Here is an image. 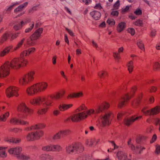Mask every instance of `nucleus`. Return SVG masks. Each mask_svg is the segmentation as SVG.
Here are the masks:
<instances>
[{
  "label": "nucleus",
  "instance_id": "obj_1",
  "mask_svg": "<svg viewBox=\"0 0 160 160\" xmlns=\"http://www.w3.org/2000/svg\"><path fill=\"white\" fill-rule=\"evenodd\" d=\"M110 105L106 102L98 105L95 108V110L92 109L88 111H84L83 112L74 114L68 118L66 120V121H68L70 119L72 121L74 122H78L80 120L86 118L88 115H90L92 114H96L100 113L108 108Z\"/></svg>",
  "mask_w": 160,
  "mask_h": 160
},
{
  "label": "nucleus",
  "instance_id": "obj_2",
  "mask_svg": "<svg viewBox=\"0 0 160 160\" xmlns=\"http://www.w3.org/2000/svg\"><path fill=\"white\" fill-rule=\"evenodd\" d=\"M60 97V94L58 93L56 95L51 96L47 99H45L43 97H38L34 98L30 100V103L35 105H38L41 103H42L44 107H47L38 110V113L42 114L45 113L47 111L48 107L52 105V99H58Z\"/></svg>",
  "mask_w": 160,
  "mask_h": 160
},
{
  "label": "nucleus",
  "instance_id": "obj_3",
  "mask_svg": "<svg viewBox=\"0 0 160 160\" xmlns=\"http://www.w3.org/2000/svg\"><path fill=\"white\" fill-rule=\"evenodd\" d=\"M18 110L21 112V115L19 116V118H12L10 121V123L13 124H19L23 125H28V122L24 121L22 119L25 118L28 114L32 113V110L28 108L25 103H22L18 107Z\"/></svg>",
  "mask_w": 160,
  "mask_h": 160
},
{
  "label": "nucleus",
  "instance_id": "obj_4",
  "mask_svg": "<svg viewBox=\"0 0 160 160\" xmlns=\"http://www.w3.org/2000/svg\"><path fill=\"white\" fill-rule=\"evenodd\" d=\"M28 61L23 57L21 56L19 58H15L12 59L10 62H6L7 64L9 63L8 66L9 68H11L12 69H17L20 68L21 67L26 66L27 63Z\"/></svg>",
  "mask_w": 160,
  "mask_h": 160
},
{
  "label": "nucleus",
  "instance_id": "obj_5",
  "mask_svg": "<svg viewBox=\"0 0 160 160\" xmlns=\"http://www.w3.org/2000/svg\"><path fill=\"white\" fill-rule=\"evenodd\" d=\"M48 85L46 82H42L34 84L28 87L26 90L27 94L32 96L38 92H41L46 89Z\"/></svg>",
  "mask_w": 160,
  "mask_h": 160
},
{
  "label": "nucleus",
  "instance_id": "obj_6",
  "mask_svg": "<svg viewBox=\"0 0 160 160\" xmlns=\"http://www.w3.org/2000/svg\"><path fill=\"white\" fill-rule=\"evenodd\" d=\"M65 150L67 153L72 154L74 152L79 153L82 152L84 151V148L81 143H75L66 146Z\"/></svg>",
  "mask_w": 160,
  "mask_h": 160
},
{
  "label": "nucleus",
  "instance_id": "obj_7",
  "mask_svg": "<svg viewBox=\"0 0 160 160\" xmlns=\"http://www.w3.org/2000/svg\"><path fill=\"white\" fill-rule=\"evenodd\" d=\"M112 118V114L110 112H106L104 115H102L99 121L100 126L103 127L109 125L111 123Z\"/></svg>",
  "mask_w": 160,
  "mask_h": 160
},
{
  "label": "nucleus",
  "instance_id": "obj_8",
  "mask_svg": "<svg viewBox=\"0 0 160 160\" xmlns=\"http://www.w3.org/2000/svg\"><path fill=\"white\" fill-rule=\"evenodd\" d=\"M34 74L35 72L33 71L28 72L19 79V84L23 86L27 85L34 79Z\"/></svg>",
  "mask_w": 160,
  "mask_h": 160
},
{
  "label": "nucleus",
  "instance_id": "obj_9",
  "mask_svg": "<svg viewBox=\"0 0 160 160\" xmlns=\"http://www.w3.org/2000/svg\"><path fill=\"white\" fill-rule=\"evenodd\" d=\"M141 111L145 115H156L160 112V107L157 106L151 110H148L147 107L145 106L142 108Z\"/></svg>",
  "mask_w": 160,
  "mask_h": 160
},
{
  "label": "nucleus",
  "instance_id": "obj_10",
  "mask_svg": "<svg viewBox=\"0 0 160 160\" xmlns=\"http://www.w3.org/2000/svg\"><path fill=\"white\" fill-rule=\"evenodd\" d=\"M43 134V132L40 130L29 133L27 136V139L28 141H33L38 139Z\"/></svg>",
  "mask_w": 160,
  "mask_h": 160
},
{
  "label": "nucleus",
  "instance_id": "obj_11",
  "mask_svg": "<svg viewBox=\"0 0 160 160\" xmlns=\"http://www.w3.org/2000/svg\"><path fill=\"white\" fill-rule=\"evenodd\" d=\"M62 148L58 145L50 144L43 146L42 150L46 152H59L62 150Z\"/></svg>",
  "mask_w": 160,
  "mask_h": 160
},
{
  "label": "nucleus",
  "instance_id": "obj_12",
  "mask_svg": "<svg viewBox=\"0 0 160 160\" xmlns=\"http://www.w3.org/2000/svg\"><path fill=\"white\" fill-rule=\"evenodd\" d=\"M18 88L13 86H11L7 88L6 90V93L8 98L13 96L18 97L19 94L18 93Z\"/></svg>",
  "mask_w": 160,
  "mask_h": 160
},
{
  "label": "nucleus",
  "instance_id": "obj_13",
  "mask_svg": "<svg viewBox=\"0 0 160 160\" xmlns=\"http://www.w3.org/2000/svg\"><path fill=\"white\" fill-rule=\"evenodd\" d=\"M9 63L7 64L6 62L0 67V77L5 78L8 76L9 74L10 68L8 66Z\"/></svg>",
  "mask_w": 160,
  "mask_h": 160
},
{
  "label": "nucleus",
  "instance_id": "obj_14",
  "mask_svg": "<svg viewBox=\"0 0 160 160\" xmlns=\"http://www.w3.org/2000/svg\"><path fill=\"white\" fill-rule=\"evenodd\" d=\"M131 140L130 139L128 142V144L129 145L131 149L135 153H140L143 150L145 149L144 147H142L140 145H137L135 147L133 144H131Z\"/></svg>",
  "mask_w": 160,
  "mask_h": 160
},
{
  "label": "nucleus",
  "instance_id": "obj_15",
  "mask_svg": "<svg viewBox=\"0 0 160 160\" xmlns=\"http://www.w3.org/2000/svg\"><path fill=\"white\" fill-rule=\"evenodd\" d=\"M116 158L117 160H131V158H128V154L125 152L122 151L117 152Z\"/></svg>",
  "mask_w": 160,
  "mask_h": 160
},
{
  "label": "nucleus",
  "instance_id": "obj_16",
  "mask_svg": "<svg viewBox=\"0 0 160 160\" xmlns=\"http://www.w3.org/2000/svg\"><path fill=\"white\" fill-rule=\"evenodd\" d=\"M142 117V116L137 117L133 116L130 118H126L124 120V123L128 126H129L135 121L141 118Z\"/></svg>",
  "mask_w": 160,
  "mask_h": 160
},
{
  "label": "nucleus",
  "instance_id": "obj_17",
  "mask_svg": "<svg viewBox=\"0 0 160 160\" xmlns=\"http://www.w3.org/2000/svg\"><path fill=\"white\" fill-rule=\"evenodd\" d=\"M130 98L131 97L129 96L128 94H126L124 96L122 97L119 101L118 107L121 108L123 106L125 105L127 101L129 100Z\"/></svg>",
  "mask_w": 160,
  "mask_h": 160
},
{
  "label": "nucleus",
  "instance_id": "obj_18",
  "mask_svg": "<svg viewBox=\"0 0 160 160\" xmlns=\"http://www.w3.org/2000/svg\"><path fill=\"white\" fill-rule=\"evenodd\" d=\"M22 148L20 147H17L15 148H10L8 152L10 154H14L16 155V157L18 155H20V153L22 151Z\"/></svg>",
  "mask_w": 160,
  "mask_h": 160
},
{
  "label": "nucleus",
  "instance_id": "obj_19",
  "mask_svg": "<svg viewBox=\"0 0 160 160\" xmlns=\"http://www.w3.org/2000/svg\"><path fill=\"white\" fill-rule=\"evenodd\" d=\"M43 31V29L42 28H40L36 30L35 32L31 36L32 38L34 40L38 39L40 37L41 34Z\"/></svg>",
  "mask_w": 160,
  "mask_h": 160
},
{
  "label": "nucleus",
  "instance_id": "obj_20",
  "mask_svg": "<svg viewBox=\"0 0 160 160\" xmlns=\"http://www.w3.org/2000/svg\"><path fill=\"white\" fill-rule=\"evenodd\" d=\"M90 15L95 20H99L101 17V13L98 11L94 10L90 12Z\"/></svg>",
  "mask_w": 160,
  "mask_h": 160
},
{
  "label": "nucleus",
  "instance_id": "obj_21",
  "mask_svg": "<svg viewBox=\"0 0 160 160\" xmlns=\"http://www.w3.org/2000/svg\"><path fill=\"white\" fill-rule=\"evenodd\" d=\"M126 27V23L121 22L118 24L116 28V30L118 32H121L124 30Z\"/></svg>",
  "mask_w": 160,
  "mask_h": 160
},
{
  "label": "nucleus",
  "instance_id": "obj_22",
  "mask_svg": "<svg viewBox=\"0 0 160 160\" xmlns=\"http://www.w3.org/2000/svg\"><path fill=\"white\" fill-rule=\"evenodd\" d=\"M123 50V48L122 47H121L119 48L118 49V52H113V55L114 58L115 60L119 62V60L120 58L119 53L122 52Z\"/></svg>",
  "mask_w": 160,
  "mask_h": 160
},
{
  "label": "nucleus",
  "instance_id": "obj_23",
  "mask_svg": "<svg viewBox=\"0 0 160 160\" xmlns=\"http://www.w3.org/2000/svg\"><path fill=\"white\" fill-rule=\"evenodd\" d=\"M35 48H31L28 49V50L24 51L21 54V56L23 57L29 55L35 52Z\"/></svg>",
  "mask_w": 160,
  "mask_h": 160
},
{
  "label": "nucleus",
  "instance_id": "obj_24",
  "mask_svg": "<svg viewBox=\"0 0 160 160\" xmlns=\"http://www.w3.org/2000/svg\"><path fill=\"white\" fill-rule=\"evenodd\" d=\"M28 2H26L23 4L20 5L14 9V12L17 13L22 11L28 6Z\"/></svg>",
  "mask_w": 160,
  "mask_h": 160
},
{
  "label": "nucleus",
  "instance_id": "obj_25",
  "mask_svg": "<svg viewBox=\"0 0 160 160\" xmlns=\"http://www.w3.org/2000/svg\"><path fill=\"white\" fill-rule=\"evenodd\" d=\"M40 158L42 160H53L54 157L48 154H43L40 156Z\"/></svg>",
  "mask_w": 160,
  "mask_h": 160
},
{
  "label": "nucleus",
  "instance_id": "obj_26",
  "mask_svg": "<svg viewBox=\"0 0 160 160\" xmlns=\"http://www.w3.org/2000/svg\"><path fill=\"white\" fill-rule=\"evenodd\" d=\"M72 106V104H60L59 106V109L61 111H64L71 108Z\"/></svg>",
  "mask_w": 160,
  "mask_h": 160
},
{
  "label": "nucleus",
  "instance_id": "obj_27",
  "mask_svg": "<svg viewBox=\"0 0 160 160\" xmlns=\"http://www.w3.org/2000/svg\"><path fill=\"white\" fill-rule=\"evenodd\" d=\"M83 93L82 92L78 93H74L72 94H69L67 97V98L69 99L72 98H78L82 97L83 96Z\"/></svg>",
  "mask_w": 160,
  "mask_h": 160
},
{
  "label": "nucleus",
  "instance_id": "obj_28",
  "mask_svg": "<svg viewBox=\"0 0 160 160\" xmlns=\"http://www.w3.org/2000/svg\"><path fill=\"white\" fill-rule=\"evenodd\" d=\"M126 65L129 73H131L133 68V62L132 60L130 61L127 63Z\"/></svg>",
  "mask_w": 160,
  "mask_h": 160
},
{
  "label": "nucleus",
  "instance_id": "obj_29",
  "mask_svg": "<svg viewBox=\"0 0 160 160\" xmlns=\"http://www.w3.org/2000/svg\"><path fill=\"white\" fill-rule=\"evenodd\" d=\"M17 158L19 160H28L30 159V157L27 155L21 154L17 156Z\"/></svg>",
  "mask_w": 160,
  "mask_h": 160
},
{
  "label": "nucleus",
  "instance_id": "obj_30",
  "mask_svg": "<svg viewBox=\"0 0 160 160\" xmlns=\"http://www.w3.org/2000/svg\"><path fill=\"white\" fill-rule=\"evenodd\" d=\"M9 36V34L8 33H6L4 34L1 38L0 39V43H2L6 41Z\"/></svg>",
  "mask_w": 160,
  "mask_h": 160
},
{
  "label": "nucleus",
  "instance_id": "obj_31",
  "mask_svg": "<svg viewBox=\"0 0 160 160\" xmlns=\"http://www.w3.org/2000/svg\"><path fill=\"white\" fill-rule=\"evenodd\" d=\"M11 47H7L5 48L0 53V56L3 57L6 54L8 53L10 50L11 49Z\"/></svg>",
  "mask_w": 160,
  "mask_h": 160
},
{
  "label": "nucleus",
  "instance_id": "obj_32",
  "mask_svg": "<svg viewBox=\"0 0 160 160\" xmlns=\"http://www.w3.org/2000/svg\"><path fill=\"white\" fill-rule=\"evenodd\" d=\"M99 77L100 78H105L107 75V72L104 71H101L98 73Z\"/></svg>",
  "mask_w": 160,
  "mask_h": 160
},
{
  "label": "nucleus",
  "instance_id": "obj_33",
  "mask_svg": "<svg viewBox=\"0 0 160 160\" xmlns=\"http://www.w3.org/2000/svg\"><path fill=\"white\" fill-rule=\"evenodd\" d=\"M137 44L139 48L143 51H145V48L143 42L140 40L138 41Z\"/></svg>",
  "mask_w": 160,
  "mask_h": 160
},
{
  "label": "nucleus",
  "instance_id": "obj_34",
  "mask_svg": "<svg viewBox=\"0 0 160 160\" xmlns=\"http://www.w3.org/2000/svg\"><path fill=\"white\" fill-rule=\"evenodd\" d=\"M23 21H22L20 22V23L18 24L15 25L13 26V28L16 30H18L22 28V26H23Z\"/></svg>",
  "mask_w": 160,
  "mask_h": 160
},
{
  "label": "nucleus",
  "instance_id": "obj_35",
  "mask_svg": "<svg viewBox=\"0 0 160 160\" xmlns=\"http://www.w3.org/2000/svg\"><path fill=\"white\" fill-rule=\"evenodd\" d=\"M8 112H7L5 114L0 116V121L4 122L9 116Z\"/></svg>",
  "mask_w": 160,
  "mask_h": 160
},
{
  "label": "nucleus",
  "instance_id": "obj_36",
  "mask_svg": "<svg viewBox=\"0 0 160 160\" xmlns=\"http://www.w3.org/2000/svg\"><path fill=\"white\" fill-rule=\"evenodd\" d=\"M141 98L139 97L138 98L135 100L132 103V106L134 108L137 107L139 104Z\"/></svg>",
  "mask_w": 160,
  "mask_h": 160
},
{
  "label": "nucleus",
  "instance_id": "obj_37",
  "mask_svg": "<svg viewBox=\"0 0 160 160\" xmlns=\"http://www.w3.org/2000/svg\"><path fill=\"white\" fill-rule=\"evenodd\" d=\"M6 147H0V157H5L7 156L4 149Z\"/></svg>",
  "mask_w": 160,
  "mask_h": 160
},
{
  "label": "nucleus",
  "instance_id": "obj_38",
  "mask_svg": "<svg viewBox=\"0 0 160 160\" xmlns=\"http://www.w3.org/2000/svg\"><path fill=\"white\" fill-rule=\"evenodd\" d=\"M145 138L143 137H140L137 138L136 140V142L138 144H142L143 143V141Z\"/></svg>",
  "mask_w": 160,
  "mask_h": 160
},
{
  "label": "nucleus",
  "instance_id": "obj_39",
  "mask_svg": "<svg viewBox=\"0 0 160 160\" xmlns=\"http://www.w3.org/2000/svg\"><path fill=\"white\" fill-rule=\"evenodd\" d=\"M133 24L137 26L142 27L143 25V23L142 21L139 19H137L135 21L133 22Z\"/></svg>",
  "mask_w": 160,
  "mask_h": 160
},
{
  "label": "nucleus",
  "instance_id": "obj_40",
  "mask_svg": "<svg viewBox=\"0 0 160 160\" xmlns=\"http://www.w3.org/2000/svg\"><path fill=\"white\" fill-rule=\"evenodd\" d=\"M34 40L32 38V37L31 36L30 38L27 40V44L30 46L34 45L35 44Z\"/></svg>",
  "mask_w": 160,
  "mask_h": 160
},
{
  "label": "nucleus",
  "instance_id": "obj_41",
  "mask_svg": "<svg viewBox=\"0 0 160 160\" xmlns=\"http://www.w3.org/2000/svg\"><path fill=\"white\" fill-rule=\"evenodd\" d=\"M45 127V126L44 124L40 123L36 124L35 125H33L32 127H34L35 130H36L37 129L43 128Z\"/></svg>",
  "mask_w": 160,
  "mask_h": 160
},
{
  "label": "nucleus",
  "instance_id": "obj_42",
  "mask_svg": "<svg viewBox=\"0 0 160 160\" xmlns=\"http://www.w3.org/2000/svg\"><path fill=\"white\" fill-rule=\"evenodd\" d=\"M25 40V38H24L22 39L20 41L18 42L16 46L15 47V50H17L19 48L22 46Z\"/></svg>",
  "mask_w": 160,
  "mask_h": 160
},
{
  "label": "nucleus",
  "instance_id": "obj_43",
  "mask_svg": "<svg viewBox=\"0 0 160 160\" xmlns=\"http://www.w3.org/2000/svg\"><path fill=\"white\" fill-rule=\"evenodd\" d=\"M106 22L110 26H114L115 24V22L113 19L108 18Z\"/></svg>",
  "mask_w": 160,
  "mask_h": 160
},
{
  "label": "nucleus",
  "instance_id": "obj_44",
  "mask_svg": "<svg viewBox=\"0 0 160 160\" xmlns=\"http://www.w3.org/2000/svg\"><path fill=\"white\" fill-rule=\"evenodd\" d=\"M70 132V131L68 130L61 131H60L62 137L69 134Z\"/></svg>",
  "mask_w": 160,
  "mask_h": 160
},
{
  "label": "nucleus",
  "instance_id": "obj_45",
  "mask_svg": "<svg viewBox=\"0 0 160 160\" xmlns=\"http://www.w3.org/2000/svg\"><path fill=\"white\" fill-rule=\"evenodd\" d=\"M10 142H12L13 143H17L20 142L21 140L20 139L16 138H13L12 139H10L8 141Z\"/></svg>",
  "mask_w": 160,
  "mask_h": 160
},
{
  "label": "nucleus",
  "instance_id": "obj_46",
  "mask_svg": "<svg viewBox=\"0 0 160 160\" xmlns=\"http://www.w3.org/2000/svg\"><path fill=\"white\" fill-rule=\"evenodd\" d=\"M34 26V22H32V23L30 26V27L29 28H26L25 30V33H28L30 32L33 28Z\"/></svg>",
  "mask_w": 160,
  "mask_h": 160
},
{
  "label": "nucleus",
  "instance_id": "obj_47",
  "mask_svg": "<svg viewBox=\"0 0 160 160\" xmlns=\"http://www.w3.org/2000/svg\"><path fill=\"white\" fill-rule=\"evenodd\" d=\"M61 137H62L60 132H59L53 136V139L54 140H57L60 139Z\"/></svg>",
  "mask_w": 160,
  "mask_h": 160
},
{
  "label": "nucleus",
  "instance_id": "obj_48",
  "mask_svg": "<svg viewBox=\"0 0 160 160\" xmlns=\"http://www.w3.org/2000/svg\"><path fill=\"white\" fill-rule=\"evenodd\" d=\"M93 141L92 140H87L86 142V144L89 146H92L93 145Z\"/></svg>",
  "mask_w": 160,
  "mask_h": 160
},
{
  "label": "nucleus",
  "instance_id": "obj_49",
  "mask_svg": "<svg viewBox=\"0 0 160 160\" xmlns=\"http://www.w3.org/2000/svg\"><path fill=\"white\" fill-rule=\"evenodd\" d=\"M128 32L130 33L132 35H134L135 33V30L134 28H129L127 30Z\"/></svg>",
  "mask_w": 160,
  "mask_h": 160
},
{
  "label": "nucleus",
  "instance_id": "obj_50",
  "mask_svg": "<svg viewBox=\"0 0 160 160\" xmlns=\"http://www.w3.org/2000/svg\"><path fill=\"white\" fill-rule=\"evenodd\" d=\"M154 69L159 70L160 69V64L158 62H155L153 66Z\"/></svg>",
  "mask_w": 160,
  "mask_h": 160
},
{
  "label": "nucleus",
  "instance_id": "obj_51",
  "mask_svg": "<svg viewBox=\"0 0 160 160\" xmlns=\"http://www.w3.org/2000/svg\"><path fill=\"white\" fill-rule=\"evenodd\" d=\"M134 13L137 15H140L142 14V10L140 9H137L134 12Z\"/></svg>",
  "mask_w": 160,
  "mask_h": 160
},
{
  "label": "nucleus",
  "instance_id": "obj_52",
  "mask_svg": "<svg viewBox=\"0 0 160 160\" xmlns=\"http://www.w3.org/2000/svg\"><path fill=\"white\" fill-rule=\"evenodd\" d=\"M119 12L117 11H113L111 13V14L113 16L117 17L118 16Z\"/></svg>",
  "mask_w": 160,
  "mask_h": 160
},
{
  "label": "nucleus",
  "instance_id": "obj_53",
  "mask_svg": "<svg viewBox=\"0 0 160 160\" xmlns=\"http://www.w3.org/2000/svg\"><path fill=\"white\" fill-rule=\"evenodd\" d=\"M155 122L156 125H159V130L160 132V119L159 118H156L155 120Z\"/></svg>",
  "mask_w": 160,
  "mask_h": 160
},
{
  "label": "nucleus",
  "instance_id": "obj_54",
  "mask_svg": "<svg viewBox=\"0 0 160 160\" xmlns=\"http://www.w3.org/2000/svg\"><path fill=\"white\" fill-rule=\"evenodd\" d=\"M120 5V2L119 0H118L114 4L113 8L115 9H117Z\"/></svg>",
  "mask_w": 160,
  "mask_h": 160
},
{
  "label": "nucleus",
  "instance_id": "obj_55",
  "mask_svg": "<svg viewBox=\"0 0 160 160\" xmlns=\"http://www.w3.org/2000/svg\"><path fill=\"white\" fill-rule=\"evenodd\" d=\"M19 4L18 3H15L12 5L9 6L7 9V11H10L12 9V8L15 6L16 5Z\"/></svg>",
  "mask_w": 160,
  "mask_h": 160
},
{
  "label": "nucleus",
  "instance_id": "obj_56",
  "mask_svg": "<svg viewBox=\"0 0 160 160\" xmlns=\"http://www.w3.org/2000/svg\"><path fill=\"white\" fill-rule=\"evenodd\" d=\"M155 153L158 154H160V146H156L155 150Z\"/></svg>",
  "mask_w": 160,
  "mask_h": 160
},
{
  "label": "nucleus",
  "instance_id": "obj_57",
  "mask_svg": "<svg viewBox=\"0 0 160 160\" xmlns=\"http://www.w3.org/2000/svg\"><path fill=\"white\" fill-rule=\"evenodd\" d=\"M20 33V32L16 33L14 34H13L10 38L11 40H12L13 39L16 38L18 36V35Z\"/></svg>",
  "mask_w": 160,
  "mask_h": 160
},
{
  "label": "nucleus",
  "instance_id": "obj_58",
  "mask_svg": "<svg viewBox=\"0 0 160 160\" xmlns=\"http://www.w3.org/2000/svg\"><path fill=\"white\" fill-rule=\"evenodd\" d=\"M86 107L84 105H82L79 107L78 109L79 111H81L82 110H85L86 109Z\"/></svg>",
  "mask_w": 160,
  "mask_h": 160
},
{
  "label": "nucleus",
  "instance_id": "obj_59",
  "mask_svg": "<svg viewBox=\"0 0 160 160\" xmlns=\"http://www.w3.org/2000/svg\"><path fill=\"white\" fill-rule=\"evenodd\" d=\"M130 7L128 6H127L125 8L123 9L122 10V13H125V12H127L129 9Z\"/></svg>",
  "mask_w": 160,
  "mask_h": 160
},
{
  "label": "nucleus",
  "instance_id": "obj_60",
  "mask_svg": "<svg viewBox=\"0 0 160 160\" xmlns=\"http://www.w3.org/2000/svg\"><path fill=\"white\" fill-rule=\"evenodd\" d=\"M157 138V137L156 134H154L152 137V140L150 141V143H152L154 142Z\"/></svg>",
  "mask_w": 160,
  "mask_h": 160
},
{
  "label": "nucleus",
  "instance_id": "obj_61",
  "mask_svg": "<svg viewBox=\"0 0 160 160\" xmlns=\"http://www.w3.org/2000/svg\"><path fill=\"white\" fill-rule=\"evenodd\" d=\"M65 29L71 36H74V34L72 30L67 28H65Z\"/></svg>",
  "mask_w": 160,
  "mask_h": 160
},
{
  "label": "nucleus",
  "instance_id": "obj_62",
  "mask_svg": "<svg viewBox=\"0 0 160 160\" xmlns=\"http://www.w3.org/2000/svg\"><path fill=\"white\" fill-rule=\"evenodd\" d=\"M94 8L95 9H102V7L100 3H98L96 4L94 6Z\"/></svg>",
  "mask_w": 160,
  "mask_h": 160
},
{
  "label": "nucleus",
  "instance_id": "obj_63",
  "mask_svg": "<svg viewBox=\"0 0 160 160\" xmlns=\"http://www.w3.org/2000/svg\"><path fill=\"white\" fill-rule=\"evenodd\" d=\"M22 129H19V128H13V129H11V130H10V131H12V132H18L19 131H22Z\"/></svg>",
  "mask_w": 160,
  "mask_h": 160
},
{
  "label": "nucleus",
  "instance_id": "obj_64",
  "mask_svg": "<svg viewBox=\"0 0 160 160\" xmlns=\"http://www.w3.org/2000/svg\"><path fill=\"white\" fill-rule=\"evenodd\" d=\"M156 34V31L155 30H153L151 31L150 33V36L151 37H154L155 36Z\"/></svg>",
  "mask_w": 160,
  "mask_h": 160
}]
</instances>
